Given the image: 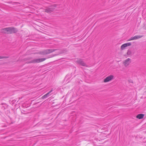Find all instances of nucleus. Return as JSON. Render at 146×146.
Instances as JSON below:
<instances>
[{"instance_id": "obj_1", "label": "nucleus", "mask_w": 146, "mask_h": 146, "mask_svg": "<svg viewBox=\"0 0 146 146\" xmlns=\"http://www.w3.org/2000/svg\"><path fill=\"white\" fill-rule=\"evenodd\" d=\"M17 31V30L13 27L6 28L1 30V33L7 34L15 33Z\"/></svg>"}, {"instance_id": "obj_2", "label": "nucleus", "mask_w": 146, "mask_h": 146, "mask_svg": "<svg viewBox=\"0 0 146 146\" xmlns=\"http://www.w3.org/2000/svg\"><path fill=\"white\" fill-rule=\"evenodd\" d=\"M57 5L55 4L49 7H47L45 9V12L48 13H51L55 9V8Z\"/></svg>"}, {"instance_id": "obj_3", "label": "nucleus", "mask_w": 146, "mask_h": 146, "mask_svg": "<svg viewBox=\"0 0 146 146\" xmlns=\"http://www.w3.org/2000/svg\"><path fill=\"white\" fill-rule=\"evenodd\" d=\"M57 50V49H47L42 51H40L38 52V53L41 55H46L55 51Z\"/></svg>"}, {"instance_id": "obj_4", "label": "nucleus", "mask_w": 146, "mask_h": 146, "mask_svg": "<svg viewBox=\"0 0 146 146\" xmlns=\"http://www.w3.org/2000/svg\"><path fill=\"white\" fill-rule=\"evenodd\" d=\"M46 58H37L36 59H34L31 60V61L28 62L29 63H38L40 62L44 61Z\"/></svg>"}, {"instance_id": "obj_5", "label": "nucleus", "mask_w": 146, "mask_h": 146, "mask_svg": "<svg viewBox=\"0 0 146 146\" xmlns=\"http://www.w3.org/2000/svg\"><path fill=\"white\" fill-rule=\"evenodd\" d=\"M46 58H37L36 59H34L31 60V61L28 62L29 63H38L40 62L44 61Z\"/></svg>"}, {"instance_id": "obj_6", "label": "nucleus", "mask_w": 146, "mask_h": 146, "mask_svg": "<svg viewBox=\"0 0 146 146\" xmlns=\"http://www.w3.org/2000/svg\"><path fill=\"white\" fill-rule=\"evenodd\" d=\"M77 62L78 64L82 66L86 67L88 66L86 63L83 61L82 59H79L77 61Z\"/></svg>"}, {"instance_id": "obj_7", "label": "nucleus", "mask_w": 146, "mask_h": 146, "mask_svg": "<svg viewBox=\"0 0 146 146\" xmlns=\"http://www.w3.org/2000/svg\"><path fill=\"white\" fill-rule=\"evenodd\" d=\"M114 76L113 75H110L104 79V82H107L111 81L113 78Z\"/></svg>"}, {"instance_id": "obj_8", "label": "nucleus", "mask_w": 146, "mask_h": 146, "mask_svg": "<svg viewBox=\"0 0 146 146\" xmlns=\"http://www.w3.org/2000/svg\"><path fill=\"white\" fill-rule=\"evenodd\" d=\"M131 43L130 42L127 43L122 44L121 47V48L122 50H123L124 48L128 46H131Z\"/></svg>"}, {"instance_id": "obj_9", "label": "nucleus", "mask_w": 146, "mask_h": 146, "mask_svg": "<svg viewBox=\"0 0 146 146\" xmlns=\"http://www.w3.org/2000/svg\"><path fill=\"white\" fill-rule=\"evenodd\" d=\"M131 60L129 58H128L125 60V61L123 62L124 66L125 67L127 66L131 62Z\"/></svg>"}, {"instance_id": "obj_10", "label": "nucleus", "mask_w": 146, "mask_h": 146, "mask_svg": "<svg viewBox=\"0 0 146 146\" xmlns=\"http://www.w3.org/2000/svg\"><path fill=\"white\" fill-rule=\"evenodd\" d=\"M52 90H50L49 92L48 93H47L46 94L44 95L41 98L42 99H44L45 98H46L48 97H49L50 96V93L52 91Z\"/></svg>"}, {"instance_id": "obj_11", "label": "nucleus", "mask_w": 146, "mask_h": 146, "mask_svg": "<svg viewBox=\"0 0 146 146\" xmlns=\"http://www.w3.org/2000/svg\"><path fill=\"white\" fill-rule=\"evenodd\" d=\"M144 115L143 114H138L136 116V118L139 119H141L143 118Z\"/></svg>"}, {"instance_id": "obj_12", "label": "nucleus", "mask_w": 146, "mask_h": 146, "mask_svg": "<svg viewBox=\"0 0 146 146\" xmlns=\"http://www.w3.org/2000/svg\"><path fill=\"white\" fill-rule=\"evenodd\" d=\"M143 35H139L135 36H134V37H132V39L133 40L137 39L143 37Z\"/></svg>"}, {"instance_id": "obj_13", "label": "nucleus", "mask_w": 146, "mask_h": 146, "mask_svg": "<svg viewBox=\"0 0 146 146\" xmlns=\"http://www.w3.org/2000/svg\"><path fill=\"white\" fill-rule=\"evenodd\" d=\"M131 50H128L127 51V54L128 55H130L131 54Z\"/></svg>"}, {"instance_id": "obj_14", "label": "nucleus", "mask_w": 146, "mask_h": 146, "mask_svg": "<svg viewBox=\"0 0 146 146\" xmlns=\"http://www.w3.org/2000/svg\"><path fill=\"white\" fill-rule=\"evenodd\" d=\"M9 57L8 56H1V59H3L4 58H8Z\"/></svg>"}, {"instance_id": "obj_15", "label": "nucleus", "mask_w": 146, "mask_h": 146, "mask_svg": "<svg viewBox=\"0 0 146 146\" xmlns=\"http://www.w3.org/2000/svg\"><path fill=\"white\" fill-rule=\"evenodd\" d=\"M143 28L144 29L146 30V25H145L143 26Z\"/></svg>"}, {"instance_id": "obj_16", "label": "nucleus", "mask_w": 146, "mask_h": 146, "mask_svg": "<svg viewBox=\"0 0 146 146\" xmlns=\"http://www.w3.org/2000/svg\"><path fill=\"white\" fill-rule=\"evenodd\" d=\"M133 40L132 39V37L130 38V39H129L128 40V41H130V40Z\"/></svg>"}, {"instance_id": "obj_17", "label": "nucleus", "mask_w": 146, "mask_h": 146, "mask_svg": "<svg viewBox=\"0 0 146 146\" xmlns=\"http://www.w3.org/2000/svg\"><path fill=\"white\" fill-rule=\"evenodd\" d=\"M29 15H31L30 14H29V13H28V16H29Z\"/></svg>"}, {"instance_id": "obj_18", "label": "nucleus", "mask_w": 146, "mask_h": 146, "mask_svg": "<svg viewBox=\"0 0 146 146\" xmlns=\"http://www.w3.org/2000/svg\"><path fill=\"white\" fill-rule=\"evenodd\" d=\"M28 9L29 8H30V7H29V6H28Z\"/></svg>"}, {"instance_id": "obj_19", "label": "nucleus", "mask_w": 146, "mask_h": 146, "mask_svg": "<svg viewBox=\"0 0 146 146\" xmlns=\"http://www.w3.org/2000/svg\"><path fill=\"white\" fill-rule=\"evenodd\" d=\"M47 57L46 58H50V57Z\"/></svg>"}, {"instance_id": "obj_20", "label": "nucleus", "mask_w": 146, "mask_h": 146, "mask_svg": "<svg viewBox=\"0 0 146 146\" xmlns=\"http://www.w3.org/2000/svg\"><path fill=\"white\" fill-rule=\"evenodd\" d=\"M1 59V56H0V59Z\"/></svg>"}]
</instances>
